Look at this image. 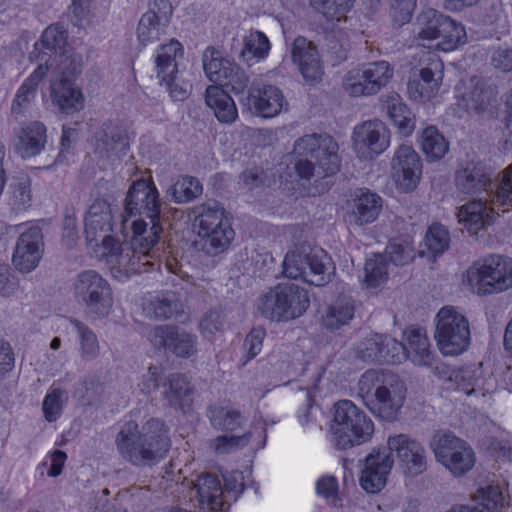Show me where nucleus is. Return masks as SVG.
Returning <instances> with one entry per match:
<instances>
[{"mask_svg":"<svg viewBox=\"0 0 512 512\" xmlns=\"http://www.w3.org/2000/svg\"><path fill=\"white\" fill-rule=\"evenodd\" d=\"M308 264L305 265V282L310 285L323 286L330 280L334 266L332 259L323 250L307 251Z\"/></svg>","mask_w":512,"mask_h":512,"instance_id":"37","label":"nucleus"},{"mask_svg":"<svg viewBox=\"0 0 512 512\" xmlns=\"http://www.w3.org/2000/svg\"><path fill=\"white\" fill-rule=\"evenodd\" d=\"M383 208L382 198L368 189H359L348 202L346 219L350 225L365 226L379 217Z\"/></svg>","mask_w":512,"mask_h":512,"instance_id":"25","label":"nucleus"},{"mask_svg":"<svg viewBox=\"0 0 512 512\" xmlns=\"http://www.w3.org/2000/svg\"><path fill=\"white\" fill-rule=\"evenodd\" d=\"M210 421L217 429L234 431L242 425L244 417L239 411L215 407L210 411Z\"/></svg>","mask_w":512,"mask_h":512,"instance_id":"58","label":"nucleus"},{"mask_svg":"<svg viewBox=\"0 0 512 512\" xmlns=\"http://www.w3.org/2000/svg\"><path fill=\"white\" fill-rule=\"evenodd\" d=\"M311 5L320 12L333 28L344 30L342 23H347L346 15L352 8L354 0H310Z\"/></svg>","mask_w":512,"mask_h":512,"instance_id":"44","label":"nucleus"},{"mask_svg":"<svg viewBox=\"0 0 512 512\" xmlns=\"http://www.w3.org/2000/svg\"><path fill=\"white\" fill-rule=\"evenodd\" d=\"M19 231L12 261L17 270L29 273L34 270L43 255L44 243L41 229L37 226L24 227L23 224L14 227Z\"/></svg>","mask_w":512,"mask_h":512,"instance_id":"14","label":"nucleus"},{"mask_svg":"<svg viewBox=\"0 0 512 512\" xmlns=\"http://www.w3.org/2000/svg\"><path fill=\"white\" fill-rule=\"evenodd\" d=\"M307 291L293 283H279L258 299L260 314L272 322H287L305 313L309 307Z\"/></svg>","mask_w":512,"mask_h":512,"instance_id":"6","label":"nucleus"},{"mask_svg":"<svg viewBox=\"0 0 512 512\" xmlns=\"http://www.w3.org/2000/svg\"><path fill=\"white\" fill-rule=\"evenodd\" d=\"M394 460L386 451L373 450L369 453L361 470L359 483L368 493H378L387 484Z\"/></svg>","mask_w":512,"mask_h":512,"instance_id":"21","label":"nucleus"},{"mask_svg":"<svg viewBox=\"0 0 512 512\" xmlns=\"http://www.w3.org/2000/svg\"><path fill=\"white\" fill-rule=\"evenodd\" d=\"M70 291L76 302L83 305L92 318L107 317L113 306L108 281L95 270H84L72 280Z\"/></svg>","mask_w":512,"mask_h":512,"instance_id":"8","label":"nucleus"},{"mask_svg":"<svg viewBox=\"0 0 512 512\" xmlns=\"http://www.w3.org/2000/svg\"><path fill=\"white\" fill-rule=\"evenodd\" d=\"M307 261L306 249L304 248H296L287 252L282 264L284 276L305 282Z\"/></svg>","mask_w":512,"mask_h":512,"instance_id":"54","label":"nucleus"},{"mask_svg":"<svg viewBox=\"0 0 512 512\" xmlns=\"http://www.w3.org/2000/svg\"><path fill=\"white\" fill-rule=\"evenodd\" d=\"M193 211V228L201 240L202 249L210 255L225 251L235 233L224 208L215 201H207Z\"/></svg>","mask_w":512,"mask_h":512,"instance_id":"5","label":"nucleus"},{"mask_svg":"<svg viewBox=\"0 0 512 512\" xmlns=\"http://www.w3.org/2000/svg\"><path fill=\"white\" fill-rule=\"evenodd\" d=\"M116 445L123 458L143 465L164 458L171 442L164 422L151 418L141 429L134 421L126 422L116 437Z\"/></svg>","mask_w":512,"mask_h":512,"instance_id":"1","label":"nucleus"},{"mask_svg":"<svg viewBox=\"0 0 512 512\" xmlns=\"http://www.w3.org/2000/svg\"><path fill=\"white\" fill-rule=\"evenodd\" d=\"M338 144L329 135H305L295 141L293 153L298 156H310L315 164L308 159L299 158L294 169L299 178L310 180L322 179L336 174L340 169Z\"/></svg>","mask_w":512,"mask_h":512,"instance_id":"3","label":"nucleus"},{"mask_svg":"<svg viewBox=\"0 0 512 512\" xmlns=\"http://www.w3.org/2000/svg\"><path fill=\"white\" fill-rule=\"evenodd\" d=\"M192 498L202 510L223 511L229 507L220 478L211 473L201 474L193 482Z\"/></svg>","mask_w":512,"mask_h":512,"instance_id":"22","label":"nucleus"},{"mask_svg":"<svg viewBox=\"0 0 512 512\" xmlns=\"http://www.w3.org/2000/svg\"><path fill=\"white\" fill-rule=\"evenodd\" d=\"M364 282L367 287H379L387 280V262L382 255H374L366 260Z\"/></svg>","mask_w":512,"mask_h":512,"instance_id":"56","label":"nucleus"},{"mask_svg":"<svg viewBox=\"0 0 512 512\" xmlns=\"http://www.w3.org/2000/svg\"><path fill=\"white\" fill-rule=\"evenodd\" d=\"M355 301L349 295H340L334 299L322 314V324L331 330L348 324L354 317Z\"/></svg>","mask_w":512,"mask_h":512,"instance_id":"36","label":"nucleus"},{"mask_svg":"<svg viewBox=\"0 0 512 512\" xmlns=\"http://www.w3.org/2000/svg\"><path fill=\"white\" fill-rule=\"evenodd\" d=\"M181 307L173 294H157L146 299L143 311L150 319L166 320L177 315Z\"/></svg>","mask_w":512,"mask_h":512,"instance_id":"43","label":"nucleus"},{"mask_svg":"<svg viewBox=\"0 0 512 512\" xmlns=\"http://www.w3.org/2000/svg\"><path fill=\"white\" fill-rule=\"evenodd\" d=\"M67 394L60 388H50L44 397L42 411L48 422L56 421L62 414Z\"/></svg>","mask_w":512,"mask_h":512,"instance_id":"57","label":"nucleus"},{"mask_svg":"<svg viewBox=\"0 0 512 512\" xmlns=\"http://www.w3.org/2000/svg\"><path fill=\"white\" fill-rule=\"evenodd\" d=\"M419 143L429 161L439 160L449 151V143L438 128L433 125L422 130Z\"/></svg>","mask_w":512,"mask_h":512,"instance_id":"46","label":"nucleus"},{"mask_svg":"<svg viewBox=\"0 0 512 512\" xmlns=\"http://www.w3.org/2000/svg\"><path fill=\"white\" fill-rule=\"evenodd\" d=\"M205 104L221 123L232 124L238 118L234 100L220 85H210L206 88Z\"/></svg>","mask_w":512,"mask_h":512,"instance_id":"35","label":"nucleus"},{"mask_svg":"<svg viewBox=\"0 0 512 512\" xmlns=\"http://www.w3.org/2000/svg\"><path fill=\"white\" fill-rule=\"evenodd\" d=\"M368 76L364 65L349 70L343 78V88L353 97L371 96V89L367 87Z\"/></svg>","mask_w":512,"mask_h":512,"instance_id":"55","label":"nucleus"},{"mask_svg":"<svg viewBox=\"0 0 512 512\" xmlns=\"http://www.w3.org/2000/svg\"><path fill=\"white\" fill-rule=\"evenodd\" d=\"M405 344H403L406 359H410L417 366H431L434 354L430 349V342L425 330L409 328L405 331Z\"/></svg>","mask_w":512,"mask_h":512,"instance_id":"34","label":"nucleus"},{"mask_svg":"<svg viewBox=\"0 0 512 512\" xmlns=\"http://www.w3.org/2000/svg\"><path fill=\"white\" fill-rule=\"evenodd\" d=\"M477 512H501L504 507V496L498 486H487L477 490L474 496Z\"/></svg>","mask_w":512,"mask_h":512,"instance_id":"52","label":"nucleus"},{"mask_svg":"<svg viewBox=\"0 0 512 512\" xmlns=\"http://www.w3.org/2000/svg\"><path fill=\"white\" fill-rule=\"evenodd\" d=\"M203 192L200 181L192 176H180L168 190L171 199L176 203H187L199 197Z\"/></svg>","mask_w":512,"mask_h":512,"instance_id":"49","label":"nucleus"},{"mask_svg":"<svg viewBox=\"0 0 512 512\" xmlns=\"http://www.w3.org/2000/svg\"><path fill=\"white\" fill-rule=\"evenodd\" d=\"M495 199L500 204L512 205V163L505 168L496 186Z\"/></svg>","mask_w":512,"mask_h":512,"instance_id":"64","label":"nucleus"},{"mask_svg":"<svg viewBox=\"0 0 512 512\" xmlns=\"http://www.w3.org/2000/svg\"><path fill=\"white\" fill-rule=\"evenodd\" d=\"M45 143L46 128L38 121L24 124L14 132V148L23 159L40 154Z\"/></svg>","mask_w":512,"mask_h":512,"instance_id":"30","label":"nucleus"},{"mask_svg":"<svg viewBox=\"0 0 512 512\" xmlns=\"http://www.w3.org/2000/svg\"><path fill=\"white\" fill-rule=\"evenodd\" d=\"M49 94L52 103L64 113L80 111L84 105V95L75 82L50 79Z\"/></svg>","mask_w":512,"mask_h":512,"instance_id":"31","label":"nucleus"},{"mask_svg":"<svg viewBox=\"0 0 512 512\" xmlns=\"http://www.w3.org/2000/svg\"><path fill=\"white\" fill-rule=\"evenodd\" d=\"M449 243V232L444 226L440 224L430 226L426 234V245L432 253H443L449 247Z\"/></svg>","mask_w":512,"mask_h":512,"instance_id":"61","label":"nucleus"},{"mask_svg":"<svg viewBox=\"0 0 512 512\" xmlns=\"http://www.w3.org/2000/svg\"><path fill=\"white\" fill-rule=\"evenodd\" d=\"M488 198H480L462 205L457 212L458 222L471 234L475 235L490 225L496 216L493 207L489 206Z\"/></svg>","mask_w":512,"mask_h":512,"instance_id":"29","label":"nucleus"},{"mask_svg":"<svg viewBox=\"0 0 512 512\" xmlns=\"http://www.w3.org/2000/svg\"><path fill=\"white\" fill-rule=\"evenodd\" d=\"M463 283L478 296L509 291L512 289V258L492 254L474 262L466 270Z\"/></svg>","mask_w":512,"mask_h":512,"instance_id":"4","label":"nucleus"},{"mask_svg":"<svg viewBox=\"0 0 512 512\" xmlns=\"http://www.w3.org/2000/svg\"><path fill=\"white\" fill-rule=\"evenodd\" d=\"M77 332L78 355L84 362H91L100 355V344L96 334L87 325L79 320H72Z\"/></svg>","mask_w":512,"mask_h":512,"instance_id":"47","label":"nucleus"},{"mask_svg":"<svg viewBox=\"0 0 512 512\" xmlns=\"http://www.w3.org/2000/svg\"><path fill=\"white\" fill-rule=\"evenodd\" d=\"M203 70L206 77L216 85L227 79V74L234 69V62L224 57L219 50L208 47L202 56Z\"/></svg>","mask_w":512,"mask_h":512,"instance_id":"41","label":"nucleus"},{"mask_svg":"<svg viewBox=\"0 0 512 512\" xmlns=\"http://www.w3.org/2000/svg\"><path fill=\"white\" fill-rule=\"evenodd\" d=\"M148 339L157 348H164L179 358H191L198 352L197 335L174 325H158L148 333Z\"/></svg>","mask_w":512,"mask_h":512,"instance_id":"13","label":"nucleus"},{"mask_svg":"<svg viewBox=\"0 0 512 512\" xmlns=\"http://www.w3.org/2000/svg\"><path fill=\"white\" fill-rule=\"evenodd\" d=\"M192 395L193 388L184 375L175 373L169 376L164 396L171 406L185 410L192 402Z\"/></svg>","mask_w":512,"mask_h":512,"instance_id":"45","label":"nucleus"},{"mask_svg":"<svg viewBox=\"0 0 512 512\" xmlns=\"http://www.w3.org/2000/svg\"><path fill=\"white\" fill-rule=\"evenodd\" d=\"M385 107L398 133L406 137L410 136L415 129V116L400 95L397 93L387 95Z\"/></svg>","mask_w":512,"mask_h":512,"instance_id":"38","label":"nucleus"},{"mask_svg":"<svg viewBox=\"0 0 512 512\" xmlns=\"http://www.w3.org/2000/svg\"><path fill=\"white\" fill-rule=\"evenodd\" d=\"M444 14L429 8L423 10L416 18L413 33L418 41H435L436 32L439 28Z\"/></svg>","mask_w":512,"mask_h":512,"instance_id":"48","label":"nucleus"},{"mask_svg":"<svg viewBox=\"0 0 512 512\" xmlns=\"http://www.w3.org/2000/svg\"><path fill=\"white\" fill-rule=\"evenodd\" d=\"M390 175L400 192L409 193L417 188L422 176V161L412 145L404 143L395 149Z\"/></svg>","mask_w":512,"mask_h":512,"instance_id":"12","label":"nucleus"},{"mask_svg":"<svg viewBox=\"0 0 512 512\" xmlns=\"http://www.w3.org/2000/svg\"><path fill=\"white\" fill-rule=\"evenodd\" d=\"M183 46L175 39L159 46L155 52V68L157 77H167L178 70V58L183 56Z\"/></svg>","mask_w":512,"mask_h":512,"instance_id":"42","label":"nucleus"},{"mask_svg":"<svg viewBox=\"0 0 512 512\" xmlns=\"http://www.w3.org/2000/svg\"><path fill=\"white\" fill-rule=\"evenodd\" d=\"M419 67L413 68L407 91L414 101L434 98L442 85L444 65L435 54L422 50Z\"/></svg>","mask_w":512,"mask_h":512,"instance_id":"11","label":"nucleus"},{"mask_svg":"<svg viewBox=\"0 0 512 512\" xmlns=\"http://www.w3.org/2000/svg\"><path fill=\"white\" fill-rule=\"evenodd\" d=\"M226 316L220 309H210L201 318L199 330L204 337H211L225 328Z\"/></svg>","mask_w":512,"mask_h":512,"instance_id":"60","label":"nucleus"},{"mask_svg":"<svg viewBox=\"0 0 512 512\" xmlns=\"http://www.w3.org/2000/svg\"><path fill=\"white\" fill-rule=\"evenodd\" d=\"M374 431V424L352 401L342 400L335 404L331 432L336 445L346 449L366 442Z\"/></svg>","mask_w":512,"mask_h":512,"instance_id":"9","label":"nucleus"},{"mask_svg":"<svg viewBox=\"0 0 512 512\" xmlns=\"http://www.w3.org/2000/svg\"><path fill=\"white\" fill-rule=\"evenodd\" d=\"M47 73L48 61L45 60V65L38 64L30 76L19 87L11 105V113L16 119L25 115L36 97L38 85L46 77Z\"/></svg>","mask_w":512,"mask_h":512,"instance_id":"33","label":"nucleus"},{"mask_svg":"<svg viewBox=\"0 0 512 512\" xmlns=\"http://www.w3.org/2000/svg\"><path fill=\"white\" fill-rule=\"evenodd\" d=\"M271 44L268 37L261 31H250L243 39L241 56L246 60L265 59L270 51Z\"/></svg>","mask_w":512,"mask_h":512,"instance_id":"50","label":"nucleus"},{"mask_svg":"<svg viewBox=\"0 0 512 512\" xmlns=\"http://www.w3.org/2000/svg\"><path fill=\"white\" fill-rule=\"evenodd\" d=\"M381 341V334L366 337L357 345L356 356L365 362H383V351L380 346L384 344Z\"/></svg>","mask_w":512,"mask_h":512,"instance_id":"59","label":"nucleus"},{"mask_svg":"<svg viewBox=\"0 0 512 512\" xmlns=\"http://www.w3.org/2000/svg\"><path fill=\"white\" fill-rule=\"evenodd\" d=\"M67 31L60 25H50L42 33L41 39L34 45V51L30 53L31 58H35L40 63V57L44 50L50 51L53 56H58L68 50Z\"/></svg>","mask_w":512,"mask_h":512,"instance_id":"39","label":"nucleus"},{"mask_svg":"<svg viewBox=\"0 0 512 512\" xmlns=\"http://www.w3.org/2000/svg\"><path fill=\"white\" fill-rule=\"evenodd\" d=\"M434 338L444 356H458L468 350L471 341L470 324L460 308L447 305L438 311Z\"/></svg>","mask_w":512,"mask_h":512,"instance_id":"7","label":"nucleus"},{"mask_svg":"<svg viewBox=\"0 0 512 512\" xmlns=\"http://www.w3.org/2000/svg\"><path fill=\"white\" fill-rule=\"evenodd\" d=\"M85 235L89 243L108 247L113 239L109 232L112 230V211L110 204L104 199H96L85 215Z\"/></svg>","mask_w":512,"mask_h":512,"instance_id":"20","label":"nucleus"},{"mask_svg":"<svg viewBox=\"0 0 512 512\" xmlns=\"http://www.w3.org/2000/svg\"><path fill=\"white\" fill-rule=\"evenodd\" d=\"M364 67L368 76L367 87H370L372 95L384 88L394 75L393 67L386 61L368 63Z\"/></svg>","mask_w":512,"mask_h":512,"instance_id":"53","label":"nucleus"},{"mask_svg":"<svg viewBox=\"0 0 512 512\" xmlns=\"http://www.w3.org/2000/svg\"><path fill=\"white\" fill-rule=\"evenodd\" d=\"M292 60L310 84L321 80L323 69L315 45L304 37H297L291 49Z\"/></svg>","mask_w":512,"mask_h":512,"instance_id":"28","label":"nucleus"},{"mask_svg":"<svg viewBox=\"0 0 512 512\" xmlns=\"http://www.w3.org/2000/svg\"><path fill=\"white\" fill-rule=\"evenodd\" d=\"M45 60L48 61V72H51L50 79L54 80L66 78L68 81L75 82L83 67L82 56L70 50L58 56L43 53L39 64L45 65Z\"/></svg>","mask_w":512,"mask_h":512,"instance_id":"32","label":"nucleus"},{"mask_svg":"<svg viewBox=\"0 0 512 512\" xmlns=\"http://www.w3.org/2000/svg\"><path fill=\"white\" fill-rule=\"evenodd\" d=\"M125 147V139L114 127H107L97 137L96 150L107 158L118 156L124 152Z\"/></svg>","mask_w":512,"mask_h":512,"instance_id":"51","label":"nucleus"},{"mask_svg":"<svg viewBox=\"0 0 512 512\" xmlns=\"http://www.w3.org/2000/svg\"><path fill=\"white\" fill-rule=\"evenodd\" d=\"M244 106L253 115L273 118L283 111L287 101L277 86L258 82L250 86Z\"/></svg>","mask_w":512,"mask_h":512,"instance_id":"18","label":"nucleus"},{"mask_svg":"<svg viewBox=\"0 0 512 512\" xmlns=\"http://www.w3.org/2000/svg\"><path fill=\"white\" fill-rule=\"evenodd\" d=\"M467 35L464 26L444 15L436 32V48L443 52H450L466 43Z\"/></svg>","mask_w":512,"mask_h":512,"instance_id":"40","label":"nucleus"},{"mask_svg":"<svg viewBox=\"0 0 512 512\" xmlns=\"http://www.w3.org/2000/svg\"><path fill=\"white\" fill-rule=\"evenodd\" d=\"M381 340V342L384 344L380 346L381 351H383V362L396 364L402 363L404 360H406L403 343L388 335L382 334Z\"/></svg>","mask_w":512,"mask_h":512,"instance_id":"63","label":"nucleus"},{"mask_svg":"<svg viewBox=\"0 0 512 512\" xmlns=\"http://www.w3.org/2000/svg\"><path fill=\"white\" fill-rule=\"evenodd\" d=\"M455 184L465 194L486 192L487 196H492L493 205H501L495 199L496 190L488 193L492 187L491 176L480 163H468L465 167L458 169L455 175Z\"/></svg>","mask_w":512,"mask_h":512,"instance_id":"27","label":"nucleus"},{"mask_svg":"<svg viewBox=\"0 0 512 512\" xmlns=\"http://www.w3.org/2000/svg\"><path fill=\"white\" fill-rule=\"evenodd\" d=\"M390 131L380 120L363 122L354 128L353 141L361 159H375L390 146Z\"/></svg>","mask_w":512,"mask_h":512,"instance_id":"15","label":"nucleus"},{"mask_svg":"<svg viewBox=\"0 0 512 512\" xmlns=\"http://www.w3.org/2000/svg\"><path fill=\"white\" fill-rule=\"evenodd\" d=\"M358 392L369 411L393 421L404 405L407 388L404 380L386 369H368L358 380Z\"/></svg>","mask_w":512,"mask_h":512,"instance_id":"2","label":"nucleus"},{"mask_svg":"<svg viewBox=\"0 0 512 512\" xmlns=\"http://www.w3.org/2000/svg\"><path fill=\"white\" fill-rule=\"evenodd\" d=\"M430 448L435 459L454 477L470 472L476 463V454L471 445L452 432L439 431L434 434Z\"/></svg>","mask_w":512,"mask_h":512,"instance_id":"10","label":"nucleus"},{"mask_svg":"<svg viewBox=\"0 0 512 512\" xmlns=\"http://www.w3.org/2000/svg\"><path fill=\"white\" fill-rule=\"evenodd\" d=\"M388 448L396 454L405 474L417 476L427 468L426 453L423 445L406 434L390 436Z\"/></svg>","mask_w":512,"mask_h":512,"instance_id":"19","label":"nucleus"},{"mask_svg":"<svg viewBox=\"0 0 512 512\" xmlns=\"http://www.w3.org/2000/svg\"><path fill=\"white\" fill-rule=\"evenodd\" d=\"M159 79L172 99L183 101L189 96L191 84L180 77L179 71L167 77H159Z\"/></svg>","mask_w":512,"mask_h":512,"instance_id":"62","label":"nucleus"},{"mask_svg":"<svg viewBox=\"0 0 512 512\" xmlns=\"http://www.w3.org/2000/svg\"><path fill=\"white\" fill-rule=\"evenodd\" d=\"M172 13L168 0H154L149 10L142 15L138 27L137 37L143 45H148L165 35V30Z\"/></svg>","mask_w":512,"mask_h":512,"instance_id":"23","label":"nucleus"},{"mask_svg":"<svg viewBox=\"0 0 512 512\" xmlns=\"http://www.w3.org/2000/svg\"><path fill=\"white\" fill-rule=\"evenodd\" d=\"M102 249V256L105 257L114 273L129 276L154 269L150 265H144V258L140 257V253L134 252L130 244L121 245L116 239H113V244L102 247Z\"/></svg>","mask_w":512,"mask_h":512,"instance_id":"24","label":"nucleus"},{"mask_svg":"<svg viewBox=\"0 0 512 512\" xmlns=\"http://www.w3.org/2000/svg\"><path fill=\"white\" fill-rule=\"evenodd\" d=\"M125 212L129 215H145L150 221L159 220L161 201L151 179L134 181L125 198Z\"/></svg>","mask_w":512,"mask_h":512,"instance_id":"17","label":"nucleus"},{"mask_svg":"<svg viewBox=\"0 0 512 512\" xmlns=\"http://www.w3.org/2000/svg\"><path fill=\"white\" fill-rule=\"evenodd\" d=\"M130 230L129 244L132 250L144 258V265L158 269L160 260L157 245L163 232L159 220L150 221V226L143 220H134L130 224Z\"/></svg>","mask_w":512,"mask_h":512,"instance_id":"16","label":"nucleus"},{"mask_svg":"<svg viewBox=\"0 0 512 512\" xmlns=\"http://www.w3.org/2000/svg\"><path fill=\"white\" fill-rule=\"evenodd\" d=\"M458 105L468 112L486 110L495 98V91L478 77L462 80L456 87Z\"/></svg>","mask_w":512,"mask_h":512,"instance_id":"26","label":"nucleus"}]
</instances>
